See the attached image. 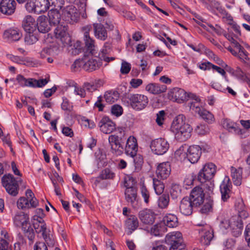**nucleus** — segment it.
I'll list each match as a JSON object with an SVG mask.
<instances>
[{
    "label": "nucleus",
    "instance_id": "1",
    "mask_svg": "<svg viewBox=\"0 0 250 250\" xmlns=\"http://www.w3.org/2000/svg\"><path fill=\"white\" fill-rule=\"evenodd\" d=\"M84 41L85 42V49L84 51V59L90 56H93L94 57L89 59L83 64L84 69L92 71L100 68L102 65V62L100 58L97 57V52L95 49L94 41L89 36L88 31H85L84 34Z\"/></svg>",
    "mask_w": 250,
    "mask_h": 250
},
{
    "label": "nucleus",
    "instance_id": "2",
    "mask_svg": "<svg viewBox=\"0 0 250 250\" xmlns=\"http://www.w3.org/2000/svg\"><path fill=\"white\" fill-rule=\"evenodd\" d=\"M171 129L175 134V138L180 142H183L191 136L192 128L186 123L185 116L180 114L173 121Z\"/></svg>",
    "mask_w": 250,
    "mask_h": 250
},
{
    "label": "nucleus",
    "instance_id": "3",
    "mask_svg": "<svg viewBox=\"0 0 250 250\" xmlns=\"http://www.w3.org/2000/svg\"><path fill=\"white\" fill-rule=\"evenodd\" d=\"M126 139V132L123 128H119L118 132L109 136L108 142L113 153L116 155H121L123 153L124 147L122 144Z\"/></svg>",
    "mask_w": 250,
    "mask_h": 250
},
{
    "label": "nucleus",
    "instance_id": "4",
    "mask_svg": "<svg viewBox=\"0 0 250 250\" xmlns=\"http://www.w3.org/2000/svg\"><path fill=\"white\" fill-rule=\"evenodd\" d=\"M125 100L129 104L131 107L136 111L145 109L148 104V99L144 94H129L126 95Z\"/></svg>",
    "mask_w": 250,
    "mask_h": 250
},
{
    "label": "nucleus",
    "instance_id": "5",
    "mask_svg": "<svg viewBox=\"0 0 250 250\" xmlns=\"http://www.w3.org/2000/svg\"><path fill=\"white\" fill-rule=\"evenodd\" d=\"M125 187L126 188L125 195L126 202L130 203L132 207L136 208L138 199L136 185L134 179L129 178L127 180L125 181Z\"/></svg>",
    "mask_w": 250,
    "mask_h": 250
},
{
    "label": "nucleus",
    "instance_id": "6",
    "mask_svg": "<svg viewBox=\"0 0 250 250\" xmlns=\"http://www.w3.org/2000/svg\"><path fill=\"white\" fill-rule=\"evenodd\" d=\"M36 212L38 215H35L33 217L34 220L36 221L33 223L34 228L36 232L46 241L47 227L45 221L42 219L45 214L43 213V210L42 208L37 209Z\"/></svg>",
    "mask_w": 250,
    "mask_h": 250
},
{
    "label": "nucleus",
    "instance_id": "7",
    "mask_svg": "<svg viewBox=\"0 0 250 250\" xmlns=\"http://www.w3.org/2000/svg\"><path fill=\"white\" fill-rule=\"evenodd\" d=\"M2 186L10 195L16 196L19 192V186L18 181L11 174H5L1 178Z\"/></svg>",
    "mask_w": 250,
    "mask_h": 250
},
{
    "label": "nucleus",
    "instance_id": "8",
    "mask_svg": "<svg viewBox=\"0 0 250 250\" xmlns=\"http://www.w3.org/2000/svg\"><path fill=\"white\" fill-rule=\"evenodd\" d=\"M62 18L67 22L74 24L79 21L80 14L74 5H68L62 9Z\"/></svg>",
    "mask_w": 250,
    "mask_h": 250
},
{
    "label": "nucleus",
    "instance_id": "9",
    "mask_svg": "<svg viewBox=\"0 0 250 250\" xmlns=\"http://www.w3.org/2000/svg\"><path fill=\"white\" fill-rule=\"evenodd\" d=\"M150 147L151 151L155 154L163 155L168 150L169 146L167 141L163 138H158L152 140Z\"/></svg>",
    "mask_w": 250,
    "mask_h": 250
},
{
    "label": "nucleus",
    "instance_id": "10",
    "mask_svg": "<svg viewBox=\"0 0 250 250\" xmlns=\"http://www.w3.org/2000/svg\"><path fill=\"white\" fill-rule=\"evenodd\" d=\"M16 80L19 84L21 86H28L31 87H42L47 84V79H40L37 80L34 79H26L22 75H18Z\"/></svg>",
    "mask_w": 250,
    "mask_h": 250
},
{
    "label": "nucleus",
    "instance_id": "11",
    "mask_svg": "<svg viewBox=\"0 0 250 250\" xmlns=\"http://www.w3.org/2000/svg\"><path fill=\"white\" fill-rule=\"evenodd\" d=\"M216 172L215 166L212 163L206 164L198 174V180L203 183L211 179Z\"/></svg>",
    "mask_w": 250,
    "mask_h": 250
},
{
    "label": "nucleus",
    "instance_id": "12",
    "mask_svg": "<svg viewBox=\"0 0 250 250\" xmlns=\"http://www.w3.org/2000/svg\"><path fill=\"white\" fill-rule=\"evenodd\" d=\"M205 194L203 189L199 187H195L191 190L189 197L191 202L194 207H198L203 203Z\"/></svg>",
    "mask_w": 250,
    "mask_h": 250
},
{
    "label": "nucleus",
    "instance_id": "13",
    "mask_svg": "<svg viewBox=\"0 0 250 250\" xmlns=\"http://www.w3.org/2000/svg\"><path fill=\"white\" fill-rule=\"evenodd\" d=\"M226 222L230 227L233 236L237 237L241 234L243 223L238 217H232L229 221Z\"/></svg>",
    "mask_w": 250,
    "mask_h": 250
},
{
    "label": "nucleus",
    "instance_id": "14",
    "mask_svg": "<svg viewBox=\"0 0 250 250\" xmlns=\"http://www.w3.org/2000/svg\"><path fill=\"white\" fill-rule=\"evenodd\" d=\"M53 30V34L57 39H59L63 43L68 44L70 41V38L67 32V28L61 24H57Z\"/></svg>",
    "mask_w": 250,
    "mask_h": 250
},
{
    "label": "nucleus",
    "instance_id": "15",
    "mask_svg": "<svg viewBox=\"0 0 250 250\" xmlns=\"http://www.w3.org/2000/svg\"><path fill=\"white\" fill-rule=\"evenodd\" d=\"M139 218L143 224L152 225L155 221L156 215L152 210L146 209L139 212Z\"/></svg>",
    "mask_w": 250,
    "mask_h": 250
},
{
    "label": "nucleus",
    "instance_id": "16",
    "mask_svg": "<svg viewBox=\"0 0 250 250\" xmlns=\"http://www.w3.org/2000/svg\"><path fill=\"white\" fill-rule=\"evenodd\" d=\"M199 232L201 235L200 241L201 243L205 246H208L213 237V231L209 226L206 225L204 228L199 229Z\"/></svg>",
    "mask_w": 250,
    "mask_h": 250
},
{
    "label": "nucleus",
    "instance_id": "17",
    "mask_svg": "<svg viewBox=\"0 0 250 250\" xmlns=\"http://www.w3.org/2000/svg\"><path fill=\"white\" fill-rule=\"evenodd\" d=\"M16 2L14 0H1L0 2V11L3 14L10 15L14 13Z\"/></svg>",
    "mask_w": 250,
    "mask_h": 250
},
{
    "label": "nucleus",
    "instance_id": "18",
    "mask_svg": "<svg viewBox=\"0 0 250 250\" xmlns=\"http://www.w3.org/2000/svg\"><path fill=\"white\" fill-rule=\"evenodd\" d=\"M115 124L108 117H104L99 123L100 130L105 134H109L115 128Z\"/></svg>",
    "mask_w": 250,
    "mask_h": 250
},
{
    "label": "nucleus",
    "instance_id": "19",
    "mask_svg": "<svg viewBox=\"0 0 250 250\" xmlns=\"http://www.w3.org/2000/svg\"><path fill=\"white\" fill-rule=\"evenodd\" d=\"M171 168L168 162H164L159 164L157 166L156 174L158 179H167L170 174Z\"/></svg>",
    "mask_w": 250,
    "mask_h": 250
},
{
    "label": "nucleus",
    "instance_id": "20",
    "mask_svg": "<svg viewBox=\"0 0 250 250\" xmlns=\"http://www.w3.org/2000/svg\"><path fill=\"white\" fill-rule=\"evenodd\" d=\"M125 150V153L131 157L136 154L138 151V144L137 140L134 136H130L128 138Z\"/></svg>",
    "mask_w": 250,
    "mask_h": 250
},
{
    "label": "nucleus",
    "instance_id": "21",
    "mask_svg": "<svg viewBox=\"0 0 250 250\" xmlns=\"http://www.w3.org/2000/svg\"><path fill=\"white\" fill-rule=\"evenodd\" d=\"M201 154V148L199 146H192L188 148L187 156L190 163L194 164L197 162Z\"/></svg>",
    "mask_w": 250,
    "mask_h": 250
},
{
    "label": "nucleus",
    "instance_id": "22",
    "mask_svg": "<svg viewBox=\"0 0 250 250\" xmlns=\"http://www.w3.org/2000/svg\"><path fill=\"white\" fill-rule=\"evenodd\" d=\"M171 94L176 102L181 103L188 100L191 94H187L184 89L176 87L172 90Z\"/></svg>",
    "mask_w": 250,
    "mask_h": 250
},
{
    "label": "nucleus",
    "instance_id": "23",
    "mask_svg": "<svg viewBox=\"0 0 250 250\" xmlns=\"http://www.w3.org/2000/svg\"><path fill=\"white\" fill-rule=\"evenodd\" d=\"M48 12V21L50 26L56 27L60 22L61 15L57 9L51 8Z\"/></svg>",
    "mask_w": 250,
    "mask_h": 250
},
{
    "label": "nucleus",
    "instance_id": "24",
    "mask_svg": "<svg viewBox=\"0 0 250 250\" xmlns=\"http://www.w3.org/2000/svg\"><path fill=\"white\" fill-rule=\"evenodd\" d=\"M229 182V179L226 177L220 185L221 199L224 202L227 201L230 196V183Z\"/></svg>",
    "mask_w": 250,
    "mask_h": 250
},
{
    "label": "nucleus",
    "instance_id": "25",
    "mask_svg": "<svg viewBox=\"0 0 250 250\" xmlns=\"http://www.w3.org/2000/svg\"><path fill=\"white\" fill-rule=\"evenodd\" d=\"M193 207L194 206L191 202L190 199L187 197L181 200L179 208L180 212L182 214L185 215H189L192 212Z\"/></svg>",
    "mask_w": 250,
    "mask_h": 250
},
{
    "label": "nucleus",
    "instance_id": "26",
    "mask_svg": "<svg viewBox=\"0 0 250 250\" xmlns=\"http://www.w3.org/2000/svg\"><path fill=\"white\" fill-rule=\"evenodd\" d=\"M166 242L170 246L183 242L182 235L179 231H173L166 235Z\"/></svg>",
    "mask_w": 250,
    "mask_h": 250
},
{
    "label": "nucleus",
    "instance_id": "27",
    "mask_svg": "<svg viewBox=\"0 0 250 250\" xmlns=\"http://www.w3.org/2000/svg\"><path fill=\"white\" fill-rule=\"evenodd\" d=\"M167 89V87L166 85H160L155 83H149L146 87V90L147 92L155 95L165 92Z\"/></svg>",
    "mask_w": 250,
    "mask_h": 250
},
{
    "label": "nucleus",
    "instance_id": "28",
    "mask_svg": "<svg viewBox=\"0 0 250 250\" xmlns=\"http://www.w3.org/2000/svg\"><path fill=\"white\" fill-rule=\"evenodd\" d=\"M223 126L229 131H234L236 133L242 134L244 130L238 128V125L229 119H225L222 121Z\"/></svg>",
    "mask_w": 250,
    "mask_h": 250
},
{
    "label": "nucleus",
    "instance_id": "29",
    "mask_svg": "<svg viewBox=\"0 0 250 250\" xmlns=\"http://www.w3.org/2000/svg\"><path fill=\"white\" fill-rule=\"evenodd\" d=\"M22 27L26 32H34L36 29V21L30 15L25 17L22 24Z\"/></svg>",
    "mask_w": 250,
    "mask_h": 250
},
{
    "label": "nucleus",
    "instance_id": "30",
    "mask_svg": "<svg viewBox=\"0 0 250 250\" xmlns=\"http://www.w3.org/2000/svg\"><path fill=\"white\" fill-rule=\"evenodd\" d=\"M44 6L41 5L40 7L36 4V0H28L25 4V7L29 13H33L36 14L42 13Z\"/></svg>",
    "mask_w": 250,
    "mask_h": 250
},
{
    "label": "nucleus",
    "instance_id": "31",
    "mask_svg": "<svg viewBox=\"0 0 250 250\" xmlns=\"http://www.w3.org/2000/svg\"><path fill=\"white\" fill-rule=\"evenodd\" d=\"M14 223L17 226H21V228L29 224V217L23 212L17 213L14 218Z\"/></svg>",
    "mask_w": 250,
    "mask_h": 250
},
{
    "label": "nucleus",
    "instance_id": "32",
    "mask_svg": "<svg viewBox=\"0 0 250 250\" xmlns=\"http://www.w3.org/2000/svg\"><path fill=\"white\" fill-rule=\"evenodd\" d=\"M95 36L99 39L104 41L107 38V32L105 27L101 23H94Z\"/></svg>",
    "mask_w": 250,
    "mask_h": 250
},
{
    "label": "nucleus",
    "instance_id": "33",
    "mask_svg": "<svg viewBox=\"0 0 250 250\" xmlns=\"http://www.w3.org/2000/svg\"><path fill=\"white\" fill-rule=\"evenodd\" d=\"M4 37L9 41H18L21 39V34L17 29H9L4 32Z\"/></svg>",
    "mask_w": 250,
    "mask_h": 250
},
{
    "label": "nucleus",
    "instance_id": "34",
    "mask_svg": "<svg viewBox=\"0 0 250 250\" xmlns=\"http://www.w3.org/2000/svg\"><path fill=\"white\" fill-rule=\"evenodd\" d=\"M164 224L167 227L173 228L178 226V221L177 216L173 214H167L163 219Z\"/></svg>",
    "mask_w": 250,
    "mask_h": 250
},
{
    "label": "nucleus",
    "instance_id": "35",
    "mask_svg": "<svg viewBox=\"0 0 250 250\" xmlns=\"http://www.w3.org/2000/svg\"><path fill=\"white\" fill-rule=\"evenodd\" d=\"M126 228L129 229L127 234L130 235L139 226V222L137 218L134 215L130 216L125 221Z\"/></svg>",
    "mask_w": 250,
    "mask_h": 250
},
{
    "label": "nucleus",
    "instance_id": "36",
    "mask_svg": "<svg viewBox=\"0 0 250 250\" xmlns=\"http://www.w3.org/2000/svg\"><path fill=\"white\" fill-rule=\"evenodd\" d=\"M231 177L233 183L236 186H240L242 182V169L238 168L236 169L232 167H231Z\"/></svg>",
    "mask_w": 250,
    "mask_h": 250
},
{
    "label": "nucleus",
    "instance_id": "37",
    "mask_svg": "<svg viewBox=\"0 0 250 250\" xmlns=\"http://www.w3.org/2000/svg\"><path fill=\"white\" fill-rule=\"evenodd\" d=\"M38 30L40 33L45 34L47 32V18L45 15L40 16L37 20Z\"/></svg>",
    "mask_w": 250,
    "mask_h": 250
},
{
    "label": "nucleus",
    "instance_id": "38",
    "mask_svg": "<svg viewBox=\"0 0 250 250\" xmlns=\"http://www.w3.org/2000/svg\"><path fill=\"white\" fill-rule=\"evenodd\" d=\"M190 98L194 100V101L191 102L189 103L190 109L199 114L202 110L200 107V99L194 94H191Z\"/></svg>",
    "mask_w": 250,
    "mask_h": 250
},
{
    "label": "nucleus",
    "instance_id": "39",
    "mask_svg": "<svg viewBox=\"0 0 250 250\" xmlns=\"http://www.w3.org/2000/svg\"><path fill=\"white\" fill-rule=\"evenodd\" d=\"M104 97L107 103L112 104L117 101L119 97V94L116 91L106 92Z\"/></svg>",
    "mask_w": 250,
    "mask_h": 250
},
{
    "label": "nucleus",
    "instance_id": "40",
    "mask_svg": "<svg viewBox=\"0 0 250 250\" xmlns=\"http://www.w3.org/2000/svg\"><path fill=\"white\" fill-rule=\"evenodd\" d=\"M22 230L24 232V234L25 237H27L29 240L31 242H33V241L35 238V233L33 228L31 227L30 224L24 226L22 228Z\"/></svg>",
    "mask_w": 250,
    "mask_h": 250
},
{
    "label": "nucleus",
    "instance_id": "41",
    "mask_svg": "<svg viewBox=\"0 0 250 250\" xmlns=\"http://www.w3.org/2000/svg\"><path fill=\"white\" fill-rule=\"evenodd\" d=\"M153 187L156 193L158 195L161 194L164 190V184L160 180L156 178L153 179Z\"/></svg>",
    "mask_w": 250,
    "mask_h": 250
},
{
    "label": "nucleus",
    "instance_id": "42",
    "mask_svg": "<svg viewBox=\"0 0 250 250\" xmlns=\"http://www.w3.org/2000/svg\"><path fill=\"white\" fill-rule=\"evenodd\" d=\"M199 115L209 124H211L214 121L213 115L207 110L202 109L199 113Z\"/></svg>",
    "mask_w": 250,
    "mask_h": 250
},
{
    "label": "nucleus",
    "instance_id": "43",
    "mask_svg": "<svg viewBox=\"0 0 250 250\" xmlns=\"http://www.w3.org/2000/svg\"><path fill=\"white\" fill-rule=\"evenodd\" d=\"M169 202V196L168 194H164L159 197L158 205L160 208H165L168 206Z\"/></svg>",
    "mask_w": 250,
    "mask_h": 250
},
{
    "label": "nucleus",
    "instance_id": "44",
    "mask_svg": "<svg viewBox=\"0 0 250 250\" xmlns=\"http://www.w3.org/2000/svg\"><path fill=\"white\" fill-rule=\"evenodd\" d=\"M132 157L134 158L135 170L138 172L142 168V165L144 163L143 158L142 155L137 154Z\"/></svg>",
    "mask_w": 250,
    "mask_h": 250
},
{
    "label": "nucleus",
    "instance_id": "45",
    "mask_svg": "<svg viewBox=\"0 0 250 250\" xmlns=\"http://www.w3.org/2000/svg\"><path fill=\"white\" fill-rule=\"evenodd\" d=\"M17 207L22 209L32 208L30 202L25 197H21L17 202Z\"/></svg>",
    "mask_w": 250,
    "mask_h": 250
},
{
    "label": "nucleus",
    "instance_id": "46",
    "mask_svg": "<svg viewBox=\"0 0 250 250\" xmlns=\"http://www.w3.org/2000/svg\"><path fill=\"white\" fill-rule=\"evenodd\" d=\"M26 196L32 208H36L38 205V202L35 197L34 194L30 189H27L26 191Z\"/></svg>",
    "mask_w": 250,
    "mask_h": 250
},
{
    "label": "nucleus",
    "instance_id": "47",
    "mask_svg": "<svg viewBox=\"0 0 250 250\" xmlns=\"http://www.w3.org/2000/svg\"><path fill=\"white\" fill-rule=\"evenodd\" d=\"M24 41L26 44L30 45L35 43L38 39L37 37L33 34V32H26Z\"/></svg>",
    "mask_w": 250,
    "mask_h": 250
},
{
    "label": "nucleus",
    "instance_id": "48",
    "mask_svg": "<svg viewBox=\"0 0 250 250\" xmlns=\"http://www.w3.org/2000/svg\"><path fill=\"white\" fill-rule=\"evenodd\" d=\"M115 176V173L109 168H105L102 171L100 178L101 179H112Z\"/></svg>",
    "mask_w": 250,
    "mask_h": 250
},
{
    "label": "nucleus",
    "instance_id": "49",
    "mask_svg": "<svg viewBox=\"0 0 250 250\" xmlns=\"http://www.w3.org/2000/svg\"><path fill=\"white\" fill-rule=\"evenodd\" d=\"M209 7L211 9L214 8L216 9L221 14L226 15L227 14L226 10L221 5L220 2L216 0H214Z\"/></svg>",
    "mask_w": 250,
    "mask_h": 250
},
{
    "label": "nucleus",
    "instance_id": "50",
    "mask_svg": "<svg viewBox=\"0 0 250 250\" xmlns=\"http://www.w3.org/2000/svg\"><path fill=\"white\" fill-rule=\"evenodd\" d=\"M63 0H48V10L51 7L55 9L60 8L63 4Z\"/></svg>",
    "mask_w": 250,
    "mask_h": 250
},
{
    "label": "nucleus",
    "instance_id": "51",
    "mask_svg": "<svg viewBox=\"0 0 250 250\" xmlns=\"http://www.w3.org/2000/svg\"><path fill=\"white\" fill-rule=\"evenodd\" d=\"M81 42L80 41H77L73 45H71V48L69 49V52L72 55L79 54L81 52Z\"/></svg>",
    "mask_w": 250,
    "mask_h": 250
},
{
    "label": "nucleus",
    "instance_id": "52",
    "mask_svg": "<svg viewBox=\"0 0 250 250\" xmlns=\"http://www.w3.org/2000/svg\"><path fill=\"white\" fill-rule=\"evenodd\" d=\"M195 130L199 135H205L209 132V129L207 125H200L196 126Z\"/></svg>",
    "mask_w": 250,
    "mask_h": 250
},
{
    "label": "nucleus",
    "instance_id": "53",
    "mask_svg": "<svg viewBox=\"0 0 250 250\" xmlns=\"http://www.w3.org/2000/svg\"><path fill=\"white\" fill-rule=\"evenodd\" d=\"M212 203L211 201L206 200L204 205L202 207L200 212L202 214H206L212 209Z\"/></svg>",
    "mask_w": 250,
    "mask_h": 250
},
{
    "label": "nucleus",
    "instance_id": "54",
    "mask_svg": "<svg viewBox=\"0 0 250 250\" xmlns=\"http://www.w3.org/2000/svg\"><path fill=\"white\" fill-rule=\"evenodd\" d=\"M141 190V195L144 199L145 202L147 204L149 201L150 197V194L148 190L144 185L142 186Z\"/></svg>",
    "mask_w": 250,
    "mask_h": 250
},
{
    "label": "nucleus",
    "instance_id": "55",
    "mask_svg": "<svg viewBox=\"0 0 250 250\" xmlns=\"http://www.w3.org/2000/svg\"><path fill=\"white\" fill-rule=\"evenodd\" d=\"M131 69V64L125 61H123L121 67V72L123 74H128Z\"/></svg>",
    "mask_w": 250,
    "mask_h": 250
},
{
    "label": "nucleus",
    "instance_id": "56",
    "mask_svg": "<svg viewBox=\"0 0 250 250\" xmlns=\"http://www.w3.org/2000/svg\"><path fill=\"white\" fill-rule=\"evenodd\" d=\"M161 224H156L152 227L149 230L150 233L154 236H159L161 232Z\"/></svg>",
    "mask_w": 250,
    "mask_h": 250
},
{
    "label": "nucleus",
    "instance_id": "57",
    "mask_svg": "<svg viewBox=\"0 0 250 250\" xmlns=\"http://www.w3.org/2000/svg\"><path fill=\"white\" fill-rule=\"evenodd\" d=\"M107 50L105 49H103L102 51V53L99 54L101 61L103 60L107 62H109L110 61H114L115 59L114 57H109L106 56V55L107 54Z\"/></svg>",
    "mask_w": 250,
    "mask_h": 250
},
{
    "label": "nucleus",
    "instance_id": "58",
    "mask_svg": "<svg viewBox=\"0 0 250 250\" xmlns=\"http://www.w3.org/2000/svg\"><path fill=\"white\" fill-rule=\"evenodd\" d=\"M62 108L64 110L70 111L72 109V105L69 100L65 97L62 98Z\"/></svg>",
    "mask_w": 250,
    "mask_h": 250
},
{
    "label": "nucleus",
    "instance_id": "59",
    "mask_svg": "<svg viewBox=\"0 0 250 250\" xmlns=\"http://www.w3.org/2000/svg\"><path fill=\"white\" fill-rule=\"evenodd\" d=\"M111 113L117 117L119 116L123 113V108L120 105L115 104L112 106Z\"/></svg>",
    "mask_w": 250,
    "mask_h": 250
},
{
    "label": "nucleus",
    "instance_id": "60",
    "mask_svg": "<svg viewBox=\"0 0 250 250\" xmlns=\"http://www.w3.org/2000/svg\"><path fill=\"white\" fill-rule=\"evenodd\" d=\"M208 55L213 59L214 61L218 65L221 66L222 67H224L225 65L226 64L223 62V60L220 59L218 56L215 55L212 51H208Z\"/></svg>",
    "mask_w": 250,
    "mask_h": 250
},
{
    "label": "nucleus",
    "instance_id": "61",
    "mask_svg": "<svg viewBox=\"0 0 250 250\" xmlns=\"http://www.w3.org/2000/svg\"><path fill=\"white\" fill-rule=\"evenodd\" d=\"M165 115V112L164 110H161L157 114L156 122L159 125H161L163 124Z\"/></svg>",
    "mask_w": 250,
    "mask_h": 250
},
{
    "label": "nucleus",
    "instance_id": "62",
    "mask_svg": "<svg viewBox=\"0 0 250 250\" xmlns=\"http://www.w3.org/2000/svg\"><path fill=\"white\" fill-rule=\"evenodd\" d=\"M59 47L57 43H54L52 45L49 46V48L48 47V54H57L59 52Z\"/></svg>",
    "mask_w": 250,
    "mask_h": 250
},
{
    "label": "nucleus",
    "instance_id": "63",
    "mask_svg": "<svg viewBox=\"0 0 250 250\" xmlns=\"http://www.w3.org/2000/svg\"><path fill=\"white\" fill-rule=\"evenodd\" d=\"M84 64V62L82 60H77L72 64L71 65V70L73 71H76L78 68L81 67L82 65Z\"/></svg>",
    "mask_w": 250,
    "mask_h": 250
},
{
    "label": "nucleus",
    "instance_id": "64",
    "mask_svg": "<svg viewBox=\"0 0 250 250\" xmlns=\"http://www.w3.org/2000/svg\"><path fill=\"white\" fill-rule=\"evenodd\" d=\"M244 234L245 239L248 243V245L250 247V224L247 225Z\"/></svg>",
    "mask_w": 250,
    "mask_h": 250
}]
</instances>
